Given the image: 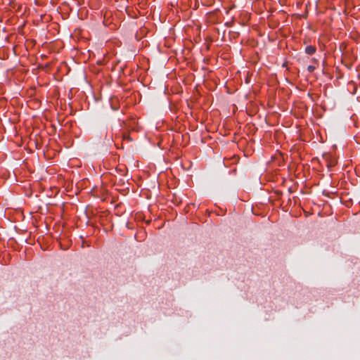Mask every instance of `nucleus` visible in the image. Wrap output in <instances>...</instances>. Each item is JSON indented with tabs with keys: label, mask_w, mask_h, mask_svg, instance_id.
I'll use <instances>...</instances> for the list:
<instances>
[{
	"label": "nucleus",
	"mask_w": 360,
	"mask_h": 360,
	"mask_svg": "<svg viewBox=\"0 0 360 360\" xmlns=\"http://www.w3.org/2000/svg\"><path fill=\"white\" fill-rule=\"evenodd\" d=\"M326 161H327V166H328V167H333L336 164L335 160H332L331 158H330V160L327 158Z\"/></svg>",
	"instance_id": "nucleus-2"
},
{
	"label": "nucleus",
	"mask_w": 360,
	"mask_h": 360,
	"mask_svg": "<svg viewBox=\"0 0 360 360\" xmlns=\"http://www.w3.org/2000/svg\"><path fill=\"white\" fill-rule=\"evenodd\" d=\"M305 52L309 55H312L316 52V48L313 46H307L305 48Z\"/></svg>",
	"instance_id": "nucleus-1"
},
{
	"label": "nucleus",
	"mask_w": 360,
	"mask_h": 360,
	"mask_svg": "<svg viewBox=\"0 0 360 360\" xmlns=\"http://www.w3.org/2000/svg\"><path fill=\"white\" fill-rule=\"evenodd\" d=\"M315 70V67L313 66V65H309L307 67V70L309 72H312L314 70Z\"/></svg>",
	"instance_id": "nucleus-3"
}]
</instances>
